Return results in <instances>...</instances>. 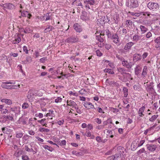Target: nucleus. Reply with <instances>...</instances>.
<instances>
[{"label": "nucleus", "instance_id": "f257e3e1", "mask_svg": "<svg viewBox=\"0 0 160 160\" xmlns=\"http://www.w3.org/2000/svg\"><path fill=\"white\" fill-rule=\"evenodd\" d=\"M139 3L137 0H128L126 3V5L130 8H134L138 7Z\"/></svg>", "mask_w": 160, "mask_h": 160}, {"label": "nucleus", "instance_id": "f03ea898", "mask_svg": "<svg viewBox=\"0 0 160 160\" xmlns=\"http://www.w3.org/2000/svg\"><path fill=\"white\" fill-rule=\"evenodd\" d=\"M147 7L152 11L157 12L159 10V6L157 3L149 2L148 4Z\"/></svg>", "mask_w": 160, "mask_h": 160}, {"label": "nucleus", "instance_id": "7ed1b4c3", "mask_svg": "<svg viewBox=\"0 0 160 160\" xmlns=\"http://www.w3.org/2000/svg\"><path fill=\"white\" fill-rule=\"evenodd\" d=\"M78 40V39L76 36H72L67 38L65 40V42L71 43L77 42Z\"/></svg>", "mask_w": 160, "mask_h": 160}, {"label": "nucleus", "instance_id": "20e7f679", "mask_svg": "<svg viewBox=\"0 0 160 160\" xmlns=\"http://www.w3.org/2000/svg\"><path fill=\"white\" fill-rule=\"evenodd\" d=\"M153 82H151L149 84L147 85V87L146 88V90L149 93H152L153 91H155V90L153 88Z\"/></svg>", "mask_w": 160, "mask_h": 160}, {"label": "nucleus", "instance_id": "39448f33", "mask_svg": "<svg viewBox=\"0 0 160 160\" xmlns=\"http://www.w3.org/2000/svg\"><path fill=\"white\" fill-rule=\"evenodd\" d=\"M126 75H123V78L122 79H120L122 81L124 82H126L127 81H129V80H132V78L131 77V75L129 73H126Z\"/></svg>", "mask_w": 160, "mask_h": 160}, {"label": "nucleus", "instance_id": "423d86ee", "mask_svg": "<svg viewBox=\"0 0 160 160\" xmlns=\"http://www.w3.org/2000/svg\"><path fill=\"white\" fill-rule=\"evenodd\" d=\"M147 147L149 151L151 152H153L156 150L157 147L156 145L151 144H147Z\"/></svg>", "mask_w": 160, "mask_h": 160}, {"label": "nucleus", "instance_id": "0eeeda50", "mask_svg": "<svg viewBox=\"0 0 160 160\" xmlns=\"http://www.w3.org/2000/svg\"><path fill=\"white\" fill-rule=\"evenodd\" d=\"M84 106L85 108L88 109L93 108L95 110L96 109V108L94 107L93 105L90 102H85L84 104Z\"/></svg>", "mask_w": 160, "mask_h": 160}, {"label": "nucleus", "instance_id": "6e6552de", "mask_svg": "<svg viewBox=\"0 0 160 160\" xmlns=\"http://www.w3.org/2000/svg\"><path fill=\"white\" fill-rule=\"evenodd\" d=\"M73 27L75 30L77 32H80L82 30L80 25L77 23L74 24L73 25Z\"/></svg>", "mask_w": 160, "mask_h": 160}, {"label": "nucleus", "instance_id": "1a4fd4ad", "mask_svg": "<svg viewBox=\"0 0 160 160\" xmlns=\"http://www.w3.org/2000/svg\"><path fill=\"white\" fill-rule=\"evenodd\" d=\"M122 65L128 68H130L132 67L131 62H128L127 61L123 60L122 62Z\"/></svg>", "mask_w": 160, "mask_h": 160}, {"label": "nucleus", "instance_id": "9d476101", "mask_svg": "<svg viewBox=\"0 0 160 160\" xmlns=\"http://www.w3.org/2000/svg\"><path fill=\"white\" fill-rule=\"evenodd\" d=\"M111 38L115 43H117L119 42V37L117 34H113Z\"/></svg>", "mask_w": 160, "mask_h": 160}, {"label": "nucleus", "instance_id": "9b49d317", "mask_svg": "<svg viewBox=\"0 0 160 160\" xmlns=\"http://www.w3.org/2000/svg\"><path fill=\"white\" fill-rule=\"evenodd\" d=\"M134 44V43L131 42L127 43L124 48V49L126 50H128L130 49L132 47Z\"/></svg>", "mask_w": 160, "mask_h": 160}, {"label": "nucleus", "instance_id": "f8f14e48", "mask_svg": "<svg viewBox=\"0 0 160 160\" xmlns=\"http://www.w3.org/2000/svg\"><path fill=\"white\" fill-rule=\"evenodd\" d=\"M145 109L144 106L142 107L141 108L139 109L138 111V114L139 116L140 117L143 116L144 115L143 114Z\"/></svg>", "mask_w": 160, "mask_h": 160}, {"label": "nucleus", "instance_id": "ddd939ff", "mask_svg": "<svg viewBox=\"0 0 160 160\" xmlns=\"http://www.w3.org/2000/svg\"><path fill=\"white\" fill-rule=\"evenodd\" d=\"M141 58L142 57L140 54H135L133 56V60L135 61L140 60Z\"/></svg>", "mask_w": 160, "mask_h": 160}, {"label": "nucleus", "instance_id": "4468645a", "mask_svg": "<svg viewBox=\"0 0 160 160\" xmlns=\"http://www.w3.org/2000/svg\"><path fill=\"white\" fill-rule=\"evenodd\" d=\"M117 70L118 72L122 75L124 74L127 73H126V70L124 68H117Z\"/></svg>", "mask_w": 160, "mask_h": 160}, {"label": "nucleus", "instance_id": "2eb2a0df", "mask_svg": "<svg viewBox=\"0 0 160 160\" xmlns=\"http://www.w3.org/2000/svg\"><path fill=\"white\" fill-rule=\"evenodd\" d=\"M106 82L107 83L112 86L115 85L116 82L113 79H107L106 80Z\"/></svg>", "mask_w": 160, "mask_h": 160}, {"label": "nucleus", "instance_id": "dca6fc26", "mask_svg": "<svg viewBox=\"0 0 160 160\" xmlns=\"http://www.w3.org/2000/svg\"><path fill=\"white\" fill-rule=\"evenodd\" d=\"M2 102L5 103L8 105H11L12 103V102L10 99H3L1 100Z\"/></svg>", "mask_w": 160, "mask_h": 160}, {"label": "nucleus", "instance_id": "f3484780", "mask_svg": "<svg viewBox=\"0 0 160 160\" xmlns=\"http://www.w3.org/2000/svg\"><path fill=\"white\" fill-rule=\"evenodd\" d=\"M141 38L140 36H139L138 34H135L134 35L132 38L133 41L137 42Z\"/></svg>", "mask_w": 160, "mask_h": 160}, {"label": "nucleus", "instance_id": "a211bd4d", "mask_svg": "<svg viewBox=\"0 0 160 160\" xmlns=\"http://www.w3.org/2000/svg\"><path fill=\"white\" fill-rule=\"evenodd\" d=\"M54 29V28L52 26L50 25H47V26L46 28L44 30V32L45 33H47L48 32L52 31Z\"/></svg>", "mask_w": 160, "mask_h": 160}, {"label": "nucleus", "instance_id": "6ab92c4d", "mask_svg": "<svg viewBox=\"0 0 160 160\" xmlns=\"http://www.w3.org/2000/svg\"><path fill=\"white\" fill-rule=\"evenodd\" d=\"M4 7L8 9H12L14 8V6L11 3H8L5 4Z\"/></svg>", "mask_w": 160, "mask_h": 160}, {"label": "nucleus", "instance_id": "aec40b11", "mask_svg": "<svg viewBox=\"0 0 160 160\" xmlns=\"http://www.w3.org/2000/svg\"><path fill=\"white\" fill-rule=\"evenodd\" d=\"M117 151H118V152H119L121 154H123L124 152L125 149L123 147L120 146L118 147Z\"/></svg>", "mask_w": 160, "mask_h": 160}, {"label": "nucleus", "instance_id": "412c9836", "mask_svg": "<svg viewBox=\"0 0 160 160\" xmlns=\"http://www.w3.org/2000/svg\"><path fill=\"white\" fill-rule=\"evenodd\" d=\"M148 71V67L146 66L144 67L143 71L142 74V75L143 77H145L147 74Z\"/></svg>", "mask_w": 160, "mask_h": 160}, {"label": "nucleus", "instance_id": "4be33fe9", "mask_svg": "<svg viewBox=\"0 0 160 160\" xmlns=\"http://www.w3.org/2000/svg\"><path fill=\"white\" fill-rule=\"evenodd\" d=\"M84 2L86 4H90V5H94L95 3V1L94 0H86L84 1Z\"/></svg>", "mask_w": 160, "mask_h": 160}, {"label": "nucleus", "instance_id": "5701e85b", "mask_svg": "<svg viewBox=\"0 0 160 160\" xmlns=\"http://www.w3.org/2000/svg\"><path fill=\"white\" fill-rule=\"evenodd\" d=\"M69 103L71 106H72V108H76L78 106L77 104L75 103V102L72 100L69 101Z\"/></svg>", "mask_w": 160, "mask_h": 160}, {"label": "nucleus", "instance_id": "b1692460", "mask_svg": "<svg viewBox=\"0 0 160 160\" xmlns=\"http://www.w3.org/2000/svg\"><path fill=\"white\" fill-rule=\"evenodd\" d=\"M140 28L141 31L142 32V33H144L148 30V29L146 27L142 25H140Z\"/></svg>", "mask_w": 160, "mask_h": 160}, {"label": "nucleus", "instance_id": "393cba45", "mask_svg": "<svg viewBox=\"0 0 160 160\" xmlns=\"http://www.w3.org/2000/svg\"><path fill=\"white\" fill-rule=\"evenodd\" d=\"M96 39L101 42H102L104 41L103 38L100 35H96Z\"/></svg>", "mask_w": 160, "mask_h": 160}, {"label": "nucleus", "instance_id": "a878e982", "mask_svg": "<svg viewBox=\"0 0 160 160\" xmlns=\"http://www.w3.org/2000/svg\"><path fill=\"white\" fill-rule=\"evenodd\" d=\"M3 117L5 118V119H6L7 121L8 120H10L11 121H13V116H12V114L11 116L10 115H3Z\"/></svg>", "mask_w": 160, "mask_h": 160}, {"label": "nucleus", "instance_id": "bb28decb", "mask_svg": "<svg viewBox=\"0 0 160 160\" xmlns=\"http://www.w3.org/2000/svg\"><path fill=\"white\" fill-rule=\"evenodd\" d=\"M34 95V94L31 91H29L28 93V95L27 96V97L28 99H31Z\"/></svg>", "mask_w": 160, "mask_h": 160}, {"label": "nucleus", "instance_id": "cd10ccee", "mask_svg": "<svg viewBox=\"0 0 160 160\" xmlns=\"http://www.w3.org/2000/svg\"><path fill=\"white\" fill-rule=\"evenodd\" d=\"M38 122H40L43 126H46V125H47V122H46L45 119H43L40 120H38Z\"/></svg>", "mask_w": 160, "mask_h": 160}, {"label": "nucleus", "instance_id": "c85d7f7f", "mask_svg": "<svg viewBox=\"0 0 160 160\" xmlns=\"http://www.w3.org/2000/svg\"><path fill=\"white\" fill-rule=\"evenodd\" d=\"M123 91L125 97H127L128 95V90L127 88L124 87L123 88Z\"/></svg>", "mask_w": 160, "mask_h": 160}, {"label": "nucleus", "instance_id": "c756f323", "mask_svg": "<svg viewBox=\"0 0 160 160\" xmlns=\"http://www.w3.org/2000/svg\"><path fill=\"white\" fill-rule=\"evenodd\" d=\"M23 135V133L22 132H16V137L17 138H21Z\"/></svg>", "mask_w": 160, "mask_h": 160}, {"label": "nucleus", "instance_id": "7c9ffc66", "mask_svg": "<svg viewBox=\"0 0 160 160\" xmlns=\"http://www.w3.org/2000/svg\"><path fill=\"white\" fill-rule=\"evenodd\" d=\"M104 71L105 72H108L109 73H110L111 74H114V72L112 70L110 69L109 68H106L104 70Z\"/></svg>", "mask_w": 160, "mask_h": 160}, {"label": "nucleus", "instance_id": "2f4dec72", "mask_svg": "<svg viewBox=\"0 0 160 160\" xmlns=\"http://www.w3.org/2000/svg\"><path fill=\"white\" fill-rule=\"evenodd\" d=\"M43 148L46 149H47L49 151L52 152L53 150V149L51 147L47 145H45L43 146Z\"/></svg>", "mask_w": 160, "mask_h": 160}, {"label": "nucleus", "instance_id": "473e14b6", "mask_svg": "<svg viewBox=\"0 0 160 160\" xmlns=\"http://www.w3.org/2000/svg\"><path fill=\"white\" fill-rule=\"evenodd\" d=\"M140 68L139 66L138 65L135 68V74L138 75L139 73V71H140Z\"/></svg>", "mask_w": 160, "mask_h": 160}, {"label": "nucleus", "instance_id": "72a5a7b5", "mask_svg": "<svg viewBox=\"0 0 160 160\" xmlns=\"http://www.w3.org/2000/svg\"><path fill=\"white\" fill-rule=\"evenodd\" d=\"M105 31L106 32V33L108 38H111L112 35L111 32L108 29L106 30Z\"/></svg>", "mask_w": 160, "mask_h": 160}, {"label": "nucleus", "instance_id": "f704fd0d", "mask_svg": "<svg viewBox=\"0 0 160 160\" xmlns=\"http://www.w3.org/2000/svg\"><path fill=\"white\" fill-rule=\"evenodd\" d=\"M8 113V110L7 109L4 108L3 107L1 111V113L2 114H6Z\"/></svg>", "mask_w": 160, "mask_h": 160}, {"label": "nucleus", "instance_id": "c9c22d12", "mask_svg": "<svg viewBox=\"0 0 160 160\" xmlns=\"http://www.w3.org/2000/svg\"><path fill=\"white\" fill-rule=\"evenodd\" d=\"M66 144V141L65 140H63L62 141H60V140H59V142H58V144L61 146L65 145Z\"/></svg>", "mask_w": 160, "mask_h": 160}, {"label": "nucleus", "instance_id": "e433bc0d", "mask_svg": "<svg viewBox=\"0 0 160 160\" xmlns=\"http://www.w3.org/2000/svg\"><path fill=\"white\" fill-rule=\"evenodd\" d=\"M158 117V115H153L152 116V117L149 119V120L151 122H153L157 119Z\"/></svg>", "mask_w": 160, "mask_h": 160}, {"label": "nucleus", "instance_id": "4c0bfd02", "mask_svg": "<svg viewBox=\"0 0 160 160\" xmlns=\"http://www.w3.org/2000/svg\"><path fill=\"white\" fill-rule=\"evenodd\" d=\"M32 31L29 28H26L24 30V32L26 33L30 32Z\"/></svg>", "mask_w": 160, "mask_h": 160}, {"label": "nucleus", "instance_id": "58836bf2", "mask_svg": "<svg viewBox=\"0 0 160 160\" xmlns=\"http://www.w3.org/2000/svg\"><path fill=\"white\" fill-rule=\"evenodd\" d=\"M39 131L41 132H48L49 131V130L48 129H46L44 128H40L39 129Z\"/></svg>", "mask_w": 160, "mask_h": 160}, {"label": "nucleus", "instance_id": "ea45409f", "mask_svg": "<svg viewBox=\"0 0 160 160\" xmlns=\"http://www.w3.org/2000/svg\"><path fill=\"white\" fill-rule=\"evenodd\" d=\"M29 107V104L25 102L23 103L22 106V108L23 109H26Z\"/></svg>", "mask_w": 160, "mask_h": 160}, {"label": "nucleus", "instance_id": "a19ab883", "mask_svg": "<svg viewBox=\"0 0 160 160\" xmlns=\"http://www.w3.org/2000/svg\"><path fill=\"white\" fill-rule=\"evenodd\" d=\"M50 13H47L45 15V16L46 17V19H45L46 21L50 20V19L51 15H50Z\"/></svg>", "mask_w": 160, "mask_h": 160}, {"label": "nucleus", "instance_id": "79ce46f5", "mask_svg": "<svg viewBox=\"0 0 160 160\" xmlns=\"http://www.w3.org/2000/svg\"><path fill=\"white\" fill-rule=\"evenodd\" d=\"M132 21L130 20H127L126 22V25L128 26L132 25Z\"/></svg>", "mask_w": 160, "mask_h": 160}, {"label": "nucleus", "instance_id": "37998d69", "mask_svg": "<svg viewBox=\"0 0 160 160\" xmlns=\"http://www.w3.org/2000/svg\"><path fill=\"white\" fill-rule=\"evenodd\" d=\"M144 142H145V141L144 140L141 141H140V142H139V143H138L137 145H136V147H140V146H142L143 145V144L144 143Z\"/></svg>", "mask_w": 160, "mask_h": 160}, {"label": "nucleus", "instance_id": "c03bdc74", "mask_svg": "<svg viewBox=\"0 0 160 160\" xmlns=\"http://www.w3.org/2000/svg\"><path fill=\"white\" fill-rule=\"evenodd\" d=\"M20 12H21V15L22 16L25 17H27V14L28 13L27 11L21 12V11H20Z\"/></svg>", "mask_w": 160, "mask_h": 160}, {"label": "nucleus", "instance_id": "a18cd8bd", "mask_svg": "<svg viewBox=\"0 0 160 160\" xmlns=\"http://www.w3.org/2000/svg\"><path fill=\"white\" fill-rule=\"evenodd\" d=\"M6 119H5V118L3 117V115L2 116V117L0 118V121L2 122H5L7 121Z\"/></svg>", "mask_w": 160, "mask_h": 160}, {"label": "nucleus", "instance_id": "49530a36", "mask_svg": "<svg viewBox=\"0 0 160 160\" xmlns=\"http://www.w3.org/2000/svg\"><path fill=\"white\" fill-rule=\"evenodd\" d=\"M96 140L98 142H102L101 138L99 136H97L96 137Z\"/></svg>", "mask_w": 160, "mask_h": 160}, {"label": "nucleus", "instance_id": "de8ad7c7", "mask_svg": "<svg viewBox=\"0 0 160 160\" xmlns=\"http://www.w3.org/2000/svg\"><path fill=\"white\" fill-rule=\"evenodd\" d=\"M96 109L99 112L103 113H104V112L101 108L99 107H97Z\"/></svg>", "mask_w": 160, "mask_h": 160}, {"label": "nucleus", "instance_id": "09e8293b", "mask_svg": "<svg viewBox=\"0 0 160 160\" xmlns=\"http://www.w3.org/2000/svg\"><path fill=\"white\" fill-rule=\"evenodd\" d=\"M29 137V136L27 134H25L22 137V139L26 141L28 139Z\"/></svg>", "mask_w": 160, "mask_h": 160}, {"label": "nucleus", "instance_id": "8fccbe9b", "mask_svg": "<svg viewBox=\"0 0 160 160\" xmlns=\"http://www.w3.org/2000/svg\"><path fill=\"white\" fill-rule=\"evenodd\" d=\"M26 60L28 62H32V58L30 56H28L27 57Z\"/></svg>", "mask_w": 160, "mask_h": 160}, {"label": "nucleus", "instance_id": "3c124183", "mask_svg": "<svg viewBox=\"0 0 160 160\" xmlns=\"http://www.w3.org/2000/svg\"><path fill=\"white\" fill-rule=\"evenodd\" d=\"M62 98L60 97H58L55 99V102L56 103L61 102L62 101Z\"/></svg>", "mask_w": 160, "mask_h": 160}, {"label": "nucleus", "instance_id": "603ef678", "mask_svg": "<svg viewBox=\"0 0 160 160\" xmlns=\"http://www.w3.org/2000/svg\"><path fill=\"white\" fill-rule=\"evenodd\" d=\"M15 40H16V42L18 43L21 41V39L18 35H17L16 37Z\"/></svg>", "mask_w": 160, "mask_h": 160}, {"label": "nucleus", "instance_id": "864d4df0", "mask_svg": "<svg viewBox=\"0 0 160 160\" xmlns=\"http://www.w3.org/2000/svg\"><path fill=\"white\" fill-rule=\"evenodd\" d=\"M95 122H96L98 124H100L102 122V121L99 118H96L95 119Z\"/></svg>", "mask_w": 160, "mask_h": 160}, {"label": "nucleus", "instance_id": "5fc2aeb1", "mask_svg": "<svg viewBox=\"0 0 160 160\" xmlns=\"http://www.w3.org/2000/svg\"><path fill=\"white\" fill-rule=\"evenodd\" d=\"M9 54L10 56H12L14 57H17L18 55V53H14L12 52L10 53Z\"/></svg>", "mask_w": 160, "mask_h": 160}, {"label": "nucleus", "instance_id": "6e6d98bb", "mask_svg": "<svg viewBox=\"0 0 160 160\" xmlns=\"http://www.w3.org/2000/svg\"><path fill=\"white\" fill-rule=\"evenodd\" d=\"M46 60H47V57H43L40 59V61L41 62L43 63Z\"/></svg>", "mask_w": 160, "mask_h": 160}, {"label": "nucleus", "instance_id": "4d7b16f0", "mask_svg": "<svg viewBox=\"0 0 160 160\" xmlns=\"http://www.w3.org/2000/svg\"><path fill=\"white\" fill-rule=\"evenodd\" d=\"M23 51L25 52L26 53H28V50L27 49V48L26 46H24L23 47Z\"/></svg>", "mask_w": 160, "mask_h": 160}, {"label": "nucleus", "instance_id": "13d9d810", "mask_svg": "<svg viewBox=\"0 0 160 160\" xmlns=\"http://www.w3.org/2000/svg\"><path fill=\"white\" fill-rule=\"evenodd\" d=\"M1 60H4L6 59H7V56L5 54H3L2 56Z\"/></svg>", "mask_w": 160, "mask_h": 160}, {"label": "nucleus", "instance_id": "bf43d9fd", "mask_svg": "<svg viewBox=\"0 0 160 160\" xmlns=\"http://www.w3.org/2000/svg\"><path fill=\"white\" fill-rule=\"evenodd\" d=\"M144 148H142L141 149H140V150H139L138 152H137V154H140L143 152H144Z\"/></svg>", "mask_w": 160, "mask_h": 160}, {"label": "nucleus", "instance_id": "052dcab7", "mask_svg": "<svg viewBox=\"0 0 160 160\" xmlns=\"http://www.w3.org/2000/svg\"><path fill=\"white\" fill-rule=\"evenodd\" d=\"M76 5L78 6H81L82 7V3L80 0L77 1L76 2Z\"/></svg>", "mask_w": 160, "mask_h": 160}, {"label": "nucleus", "instance_id": "680f3d73", "mask_svg": "<svg viewBox=\"0 0 160 160\" xmlns=\"http://www.w3.org/2000/svg\"><path fill=\"white\" fill-rule=\"evenodd\" d=\"M96 52L98 56H101L102 55V53L99 50H97Z\"/></svg>", "mask_w": 160, "mask_h": 160}, {"label": "nucleus", "instance_id": "e2e57ef3", "mask_svg": "<svg viewBox=\"0 0 160 160\" xmlns=\"http://www.w3.org/2000/svg\"><path fill=\"white\" fill-rule=\"evenodd\" d=\"M152 36V34L150 32H148L146 35V37L148 38H149Z\"/></svg>", "mask_w": 160, "mask_h": 160}, {"label": "nucleus", "instance_id": "0e129e2a", "mask_svg": "<svg viewBox=\"0 0 160 160\" xmlns=\"http://www.w3.org/2000/svg\"><path fill=\"white\" fill-rule=\"evenodd\" d=\"M4 82H2V84H1V87L2 88H7L9 86H7L6 85H5V83H4Z\"/></svg>", "mask_w": 160, "mask_h": 160}, {"label": "nucleus", "instance_id": "69168bd1", "mask_svg": "<svg viewBox=\"0 0 160 160\" xmlns=\"http://www.w3.org/2000/svg\"><path fill=\"white\" fill-rule=\"evenodd\" d=\"M69 94L70 95H72L75 96H78V94L77 93L73 92L72 91H70L69 92Z\"/></svg>", "mask_w": 160, "mask_h": 160}, {"label": "nucleus", "instance_id": "338daca9", "mask_svg": "<svg viewBox=\"0 0 160 160\" xmlns=\"http://www.w3.org/2000/svg\"><path fill=\"white\" fill-rule=\"evenodd\" d=\"M154 41L155 42L158 43H160V36L158 37Z\"/></svg>", "mask_w": 160, "mask_h": 160}, {"label": "nucleus", "instance_id": "774afa93", "mask_svg": "<svg viewBox=\"0 0 160 160\" xmlns=\"http://www.w3.org/2000/svg\"><path fill=\"white\" fill-rule=\"evenodd\" d=\"M148 55V53L147 52H144L142 55V58L144 59Z\"/></svg>", "mask_w": 160, "mask_h": 160}]
</instances>
